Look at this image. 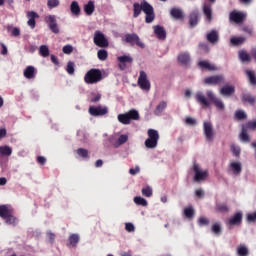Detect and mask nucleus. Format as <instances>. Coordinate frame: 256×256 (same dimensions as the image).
I'll return each mask as SVG.
<instances>
[{"label":"nucleus","mask_w":256,"mask_h":256,"mask_svg":"<svg viewBox=\"0 0 256 256\" xmlns=\"http://www.w3.org/2000/svg\"><path fill=\"white\" fill-rule=\"evenodd\" d=\"M206 96L202 91L196 92L195 99L199 105H202V107H210L211 103L215 105L216 108H218L219 111H225V103H223V100L215 97V93H213V90H207Z\"/></svg>","instance_id":"obj_1"},{"label":"nucleus","mask_w":256,"mask_h":256,"mask_svg":"<svg viewBox=\"0 0 256 256\" xmlns=\"http://www.w3.org/2000/svg\"><path fill=\"white\" fill-rule=\"evenodd\" d=\"M133 9H134V14L133 17L137 18L139 15H141V11L145 13L146 18L145 22L146 23H153L155 20V12L153 11V6L147 3V1L139 3H134L133 4Z\"/></svg>","instance_id":"obj_2"},{"label":"nucleus","mask_w":256,"mask_h":256,"mask_svg":"<svg viewBox=\"0 0 256 256\" xmlns=\"http://www.w3.org/2000/svg\"><path fill=\"white\" fill-rule=\"evenodd\" d=\"M139 119H141V116H139V111L135 109L118 115V121L122 125H131V121H139Z\"/></svg>","instance_id":"obj_3"},{"label":"nucleus","mask_w":256,"mask_h":256,"mask_svg":"<svg viewBox=\"0 0 256 256\" xmlns=\"http://www.w3.org/2000/svg\"><path fill=\"white\" fill-rule=\"evenodd\" d=\"M0 217L4 219L6 225H17V218L13 216V210L8 205L0 206Z\"/></svg>","instance_id":"obj_4"},{"label":"nucleus","mask_w":256,"mask_h":256,"mask_svg":"<svg viewBox=\"0 0 256 256\" xmlns=\"http://www.w3.org/2000/svg\"><path fill=\"white\" fill-rule=\"evenodd\" d=\"M101 79H103V74L99 69H91L84 76L85 83H87L88 85L99 83Z\"/></svg>","instance_id":"obj_5"},{"label":"nucleus","mask_w":256,"mask_h":256,"mask_svg":"<svg viewBox=\"0 0 256 256\" xmlns=\"http://www.w3.org/2000/svg\"><path fill=\"white\" fill-rule=\"evenodd\" d=\"M193 171H194V181L196 183H201L205 181L207 177H209V170L201 168V165L194 162L193 164Z\"/></svg>","instance_id":"obj_6"},{"label":"nucleus","mask_w":256,"mask_h":256,"mask_svg":"<svg viewBox=\"0 0 256 256\" xmlns=\"http://www.w3.org/2000/svg\"><path fill=\"white\" fill-rule=\"evenodd\" d=\"M159 143V132L155 129L148 130V139L145 140L147 149H155Z\"/></svg>","instance_id":"obj_7"},{"label":"nucleus","mask_w":256,"mask_h":256,"mask_svg":"<svg viewBox=\"0 0 256 256\" xmlns=\"http://www.w3.org/2000/svg\"><path fill=\"white\" fill-rule=\"evenodd\" d=\"M44 21L48 25L52 33H55V35L59 34V25L57 24V16L47 15L45 16Z\"/></svg>","instance_id":"obj_8"},{"label":"nucleus","mask_w":256,"mask_h":256,"mask_svg":"<svg viewBox=\"0 0 256 256\" xmlns=\"http://www.w3.org/2000/svg\"><path fill=\"white\" fill-rule=\"evenodd\" d=\"M125 41L126 43H129L130 45H137V47H140V49H145V44L141 41V38H139V35L132 33V34H126L125 35Z\"/></svg>","instance_id":"obj_9"},{"label":"nucleus","mask_w":256,"mask_h":256,"mask_svg":"<svg viewBox=\"0 0 256 256\" xmlns=\"http://www.w3.org/2000/svg\"><path fill=\"white\" fill-rule=\"evenodd\" d=\"M88 113L92 115V117H103V115H107L109 113V109L106 106H90L88 109Z\"/></svg>","instance_id":"obj_10"},{"label":"nucleus","mask_w":256,"mask_h":256,"mask_svg":"<svg viewBox=\"0 0 256 256\" xmlns=\"http://www.w3.org/2000/svg\"><path fill=\"white\" fill-rule=\"evenodd\" d=\"M203 131L206 140L213 141L215 139V129L213 128V124L209 121H204L203 123Z\"/></svg>","instance_id":"obj_11"},{"label":"nucleus","mask_w":256,"mask_h":256,"mask_svg":"<svg viewBox=\"0 0 256 256\" xmlns=\"http://www.w3.org/2000/svg\"><path fill=\"white\" fill-rule=\"evenodd\" d=\"M228 171L232 175L238 177V175H241L243 171V163H241V161H230L228 165Z\"/></svg>","instance_id":"obj_12"},{"label":"nucleus","mask_w":256,"mask_h":256,"mask_svg":"<svg viewBox=\"0 0 256 256\" xmlns=\"http://www.w3.org/2000/svg\"><path fill=\"white\" fill-rule=\"evenodd\" d=\"M94 43L97 47H109V41L105 38V34L99 30L94 33Z\"/></svg>","instance_id":"obj_13"},{"label":"nucleus","mask_w":256,"mask_h":256,"mask_svg":"<svg viewBox=\"0 0 256 256\" xmlns=\"http://www.w3.org/2000/svg\"><path fill=\"white\" fill-rule=\"evenodd\" d=\"M138 85L143 91H149L151 89V82L147 79V73L145 71H140Z\"/></svg>","instance_id":"obj_14"},{"label":"nucleus","mask_w":256,"mask_h":256,"mask_svg":"<svg viewBox=\"0 0 256 256\" xmlns=\"http://www.w3.org/2000/svg\"><path fill=\"white\" fill-rule=\"evenodd\" d=\"M109 141L113 147L117 148L121 147V145H125V142L129 141V136L127 134H122L117 140L115 139V136H111Z\"/></svg>","instance_id":"obj_15"},{"label":"nucleus","mask_w":256,"mask_h":256,"mask_svg":"<svg viewBox=\"0 0 256 256\" xmlns=\"http://www.w3.org/2000/svg\"><path fill=\"white\" fill-rule=\"evenodd\" d=\"M246 17H247V14L243 12L232 11L230 13V21H233L234 23H243Z\"/></svg>","instance_id":"obj_16"},{"label":"nucleus","mask_w":256,"mask_h":256,"mask_svg":"<svg viewBox=\"0 0 256 256\" xmlns=\"http://www.w3.org/2000/svg\"><path fill=\"white\" fill-rule=\"evenodd\" d=\"M241 221H243V213L237 212L226 221V224L230 226L240 225Z\"/></svg>","instance_id":"obj_17"},{"label":"nucleus","mask_w":256,"mask_h":256,"mask_svg":"<svg viewBox=\"0 0 256 256\" xmlns=\"http://www.w3.org/2000/svg\"><path fill=\"white\" fill-rule=\"evenodd\" d=\"M223 81L224 79L221 75L210 76L204 79L206 85H219L220 83H223Z\"/></svg>","instance_id":"obj_18"},{"label":"nucleus","mask_w":256,"mask_h":256,"mask_svg":"<svg viewBox=\"0 0 256 256\" xmlns=\"http://www.w3.org/2000/svg\"><path fill=\"white\" fill-rule=\"evenodd\" d=\"M118 61L121 71H124V69H127V65L125 63H133V58L131 56L124 55L118 57Z\"/></svg>","instance_id":"obj_19"},{"label":"nucleus","mask_w":256,"mask_h":256,"mask_svg":"<svg viewBox=\"0 0 256 256\" xmlns=\"http://www.w3.org/2000/svg\"><path fill=\"white\" fill-rule=\"evenodd\" d=\"M206 39L209 41V43L215 45V43H218L219 41V32H217V30H211L206 34Z\"/></svg>","instance_id":"obj_20"},{"label":"nucleus","mask_w":256,"mask_h":256,"mask_svg":"<svg viewBox=\"0 0 256 256\" xmlns=\"http://www.w3.org/2000/svg\"><path fill=\"white\" fill-rule=\"evenodd\" d=\"M153 29L158 39H161L162 41L167 39V32L165 31V28L157 25V26H154Z\"/></svg>","instance_id":"obj_21"},{"label":"nucleus","mask_w":256,"mask_h":256,"mask_svg":"<svg viewBox=\"0 0 256 256\" xmlns=\"http://www.w3.org/2000/svg\"><path fill=\"white\" fill-rule=\"evenodd\" d=\"M178 61L179 63H181V65H184L185 67H187V65L191 63V56L187 52L180 53L178 55Z\"/></svg>","instance_id":"obj_22"},{"label":"nucleus","mask_w":256,"mask_h":256,"mask_svg":"<svg viewBox=\"0 0 256 256\" xmlns=\"http://www.w3.org/2000/svg\"><path fill=\"white\" fill-rule=\"evenodd\" d=\"M84 13L88 16L91 17L93 13H95V2L90 0L88 1L87 4L84 5Z\"/></svg>","instance_id":"obj_23"},{"label":"nucleus","mask_w":256,"mask_h":256,"mask_svg":"<svg viewBox=\"0 0 256 256\" xmlns=\"http://www.w3.org/2000/svg\"><path fill=\"white\" fill-rule=\"evenodd\" d=\"M233 93H235L234 86L225 85L220 90V95H223L224 97H231Z\"/></svg>","instance_id":"obj_24"},{"label":"nucleus","mask_w":256,"mask_h":256,"mask_svg":"<svg viewBox=\"0 0 256 256\" xmlns=\"http://www.w3.org/2000/svg\"><path fill=\"white\" fill-rule=\"evenodd\" d=\"M70 11L74 17H79V15H81V6H79V2L72 1L70 4Z\"/></svg>","instance_id":"obj_25"},{"label":"nucleus","mask_w":256,"mask_h":256,"mask_svg":"<svg viewBox=\"0 0 256 256\" xmlns=\"http://www.w3.org/2000/svg\"><path fill=\"white\" fill-rule=\"evenodd\" d=\"M203 13H204L207 21L213 20V9L211 8V4H204Z\"/></svg>","instance_id":"obj_26"},{"label":"nucleus","mask_w":256,"mask_h":256,"mask_svg":"<svg viewBox=\"0 0 256 256\" xmlns=\"http://www.w3.org/2000/svg\"><path fill=\"white\" fill-rule=\"evenodd\" d=\"M238 57L242 63H250L251 62V55L247 53L245 50H240L238 52Z\"/></svg>","instance_id":"obj_27"},{"label":"nucleus","mask_w":256,"mask_h":256,"mask_svg":"<svg viewBox=\"0 0 256 256\" xmlns=\"http://www.w3.org/2000/svg\"><path fill=\"white\" fill-rule=\"evenodd\" d=\"M23 75L26 79H35V67L27 66L23 72Z\"/></svg>","instance_id":"obj_28"},{"label":"nucleus","mask_w":256,"mask_h":256,"mask_svg":"<svg viewBox=\"0 0 256 256\" xmlns=\"http://www.w3.org/2000/svg\"><path fill=\"white\" fill-rule=\"evenodd\" d=\"M165 109H167V102L161 101L154 110V115H156L157 117L161 116V113H163Z\"/></svg>","instance_id":"obj_29"},{"label":"nucleus","mask_w":256,"mask_h":256,"mask_svg":"<svg viewBox=\"0 0 256 256\" xmlns=\"http://www.w3.org/2000/svg\"><path fill=\"white\" fill-rule=\"evenodd\" d=\"M201 69H206L207 71H215V65L211 64L209 61L202 60L198 63Z\"/></svg>","instance_id":"obj_30"},{"label":"nucleus","mask_w":256,"mask_h":256,"mask_svg":"<svg viewBox=\"0 0 256 256\" xmlns=\"http://www.w3.org/2000/svg\"><path fill=\"white\" fill-rule=\"evenodd\" d=\"M79 240V234H70L68 238L70 247H77V243H79Z\"/></svg>","instance_id":"obj_31"},{"label":"nucleus","mask_w":256,"mask_h":256,"mask_svg":"<svg viewBox=\"0 0 256 256\" xmlns=\"http://www.w3.org/2000/svg\"><path fill=\"white\" fill-rule=\"evenodd\" d=\"M170 15L174 19H183V11H181L179 8H172L170 10Z\"/></svg>","instance_id":"obj_32"},{"label":"nucleus","mask_w":256,"mask_h":256,"mask_svg":"<svg viewBox=\"0 0 256 256\" xmlns=\"http://www.w3.org/2000/svg\"><path fill=\"white\" fill-rule=\"evenodd\" d=\"M134 203L136 205H140L141 207H147V205H149V203L147 202V200H145V198L141 197V196H136L134 197Z\"/></svg>","instance_id":"obj_33"},{"label":"nucleus","mask_w":256,"mask_h":256,"mask_svg":"<svg viewBox=\"0 0 256 256\" xmlns=\"http://www.w3.org/2000/svg\"><path fill=\"white\" fill-rule=\"evenodd\" d=\"M13 153V149L9 146H0V155H4L6 157H10Z\"/></svg>","instance_id":"obj_34"},{"label":"nucleus","mask_w":256,"mask_h":256,"mask_svg":"<svg viewBox=\"0 0 256 256\" xmlns=\"http://www.w3.org/2000/svg\"><path fill=\"white\" fill-rule=\"evenodd\" d=\"M246 75L251 83V85H256V75L253 70H246Z\"/></svg>","instance_id":"obj_35"},{"label":"nucleus","mask_w":256,"mask_h":256,"mask_svg":"<svg viewBox=\"0 0 256 256\" xmlns=\"http://www.w3.org/2000/svg\"><path fill=\"white\" fill-rule=\"evenodd\" d=\"M246 38L245 37H232L230 39V43L232 45H243V43H245Z\"/></svg>","instance_id":"obj_36"},{"label":"nucleus","mask_w":256,"mask_h":256,"mask_svg":"<svg viewBox=\"0 0 256 256\" xmlns=\"http://www.w3.org/2000/svg\"><path fill=\"white\" fill-rule=\"evenodd\" d=\"M197 23H199V14L197 12H193L190 15V25H191V27H195V25H197Z\"/></svg>","instance_id":"obj_37"},{"label":"nucleus","mask_w":256,"mask_h":256,"mask_svg":"<svg viewBox=\"0 0 256 256\" xmlns=\"http://www.w3.org/2000/svg\"><path fill=\"white\" fill-rule=\"evenodd\" d=\"M66 71L68 75H74L75 74V62L69 61L66 66Z\"/></svg>","instance_id":"obj_38"},{"label":"nucleus","mask_w":256,"mask_h":256,"mask_svg":"<svg viewBox=\"0 0 256 256\" xmlns=\"http://www.w3.org/2000/svg\"><path fill=\"white\" fill-rule=\"evenodd\" d=\"M97 57L100 61H107L108 53L107 50L102 49L97 52Z\"/></svg>","instance_id":"obj_39"},{"label":"nucleus","mask_w":256,"mask_h":256,"mask_svg":"<svg viewBox=\"0 0 256 256\" xmlns=\"http://www.w3.org/2000/svg\"><path fill=\"white\" fill-rule=\"evenodd\" d=\"M142 195L144 197H153V188H151V186H146L145 188H142Z\"/></svg>","instance_id":"obj_40"},{"label":"nucleus","mask_w":256,"mask_h":256,"mask_svg":"<svg viewBox=\"0 0 256 256\" xmlns=\"http://www.w3.org/2000/svg\"><path fill=\"white\" fill-rule=\"evenodd\" d=\"M240 139L244 143H249L251 139L249 138V134H247V130L245 128L242 129V132L240 134Z\"/></svg>","instance_id":"obj_41"},{"label":"nucleus","mask_w":256,"mask_h":256,"mask_svg":"<svg viewBox=\"0 0 256 256\" xmlns=\"http://www.w3.org/2000/svg\"><path fill=\"white\" fill-rule=\"evenodd\" d=\"M184 215L188 219H193V216L195 215V210L193 209V207L185 208L184 209Z\"/></svg>","instance_id":"obj_42"},{"label":"nucleus","mask_w":256,"mask_h":256,"mask_svg":"<svg viewBox=\"0 0 256 256\" xmlns=\"http://www.w3.org/2000/svg\"><path fill=\"white\" fill-rule=\"evenodd\" d=\"M222 232L221 223L216 222L214 225H212V233L214 235H220Z\"/></svg>","instance_id":"obj_43"},{"label":"nucleus","mask_w":256,"mask_h":256,"mask_svg":"<svg viewBox=\"0 0 256 256\" xmlns=\"http://www.w3.org/2000/svg\"><path fill=\"white\" fill-rule=\"evenodd\" d=\"M237 253L239 256H247L249 255V250L245 247V245H241L238 247Z\"/></svg>","instance_id":"obj_44"},{"label":"nucleus","mask_w":256,"mask_h":256,"mask_svg":"<svg viewBox=\"0 0 256 256\" xmlns=\"http://www.w3.org/2000/svg\"><path fill=\"white\" fill-rule=\"evenodd\" d=\"M230 149H231V151H232V153H233V155L235 157H240V155H241V147H239V146H237L235 144H232Z\"/></svg>","instance_id":"obj_45"},{"label":"nucleus","mask_w":256,"mask_h":256,"mask_svg":"<svg viewBox=\"0 0 256 256\" xmlns=\"http://www.w3.org/2000/svg\"><path fill=\"white\" fill-rule=\"evenodd\" d=\"M39 53L42 57H49V47L47 45L40 46Z\"/></svg>","instance_id":"obj_46"},{"label":"nucleus","mask_w":256,"mask_h":256,"mask_svg":"<svg viewBox=\"0 0 256 256\" xmlns=\"http://www.w3.org/2000/svg\"><path fill=\"white\" fill-rule=\"evenodd\" d=\"M242 99L243 101L250 103V105H255V97L251 96L250 94H244Z\"/></svg>","instance_id":"obj_47"},{"label":"nucleus","mask_w":256,"mask_h":256,"mask_svg":"<svg viewBox=\"0 0 256 256\" xmlns=\"http://www.w3.org/2000/svg\"><path fill=\"white\" fill-rule=\"evenodd\" d=\"M8 31H10L11 35L14 37H19V35H21V30L17 27L8 26Z\"/></svg>","instance_id":"obj_48"},{"label":"nucleus","mask_w":256,"mask_h":256,"mask_svg":"<svg viewBox=\"0 0 256 256\" xmlns=\"http://www.w3.org/2000/svg\"><path fill=\"white\" fill-rule=\"evenodd\" d=\"M235 117H236V119H238L239 121H241V120H243V119H247V114L245 113V111L239 110V111H236Z\"/></svg>","instance_id":"obj_49"},{"label":"nucleus","mask_w":256,"mask_h":256,"mask_svg":"<svg viewBox=\"0 0 256 256\" xmlns=\"http://www.w3.org/2000/svg\"><path fill=\"white\" fill-rule=\"evenodd\" d=\"M77 154L80 157H83L85 159V158H87L89 156V151L87 149H84V148H79L77 150Z\"/></svg>","instance_id":"obj_50"},{"label":"nucleus","mask_w":256,"mask_h":256,"mask_svg":"<svg viewBox=\"0 0 256 256\" xmlns=\"http://www.w3.org/2000/svg\"><path fill=\"white\" fill-rule=\"evenodd\" d=\"M198 225L200 226V227H205V226H207V225H209V220L207 219V218H205V217H200L199 219H198Z\"/></svg>","instance_id":"obj_51"},{"label":"nucleus","mask_w":256,"mask_h":256,"mask_svg":"<svg viewBox=\"0 0 256 256\" xmlns=\"http://www.w3.org/2000/svg\"><path fill=\"white\" fill-rule=\"evenodd\" d=\"M47 5L49 9H55V7H59V0H48Z\"/></svg>","instance_id":"obj_52"},{"label":"nucleus","mask_w":256,"mask_h":256,"mask_svg":"<svg viewBox=\"0 0 256 256\" xmlns=\"http://www.w3.org/2000/svg\"><path fill=\"white\" fill-rule=\"evenodd\" d=\"M185 123L186 125H190L191 127H194V125H197V120H195V118L193 117H187L185 119Z\"/></svg>","instance_id":"obj_53"},{"label":"nucleus","mask_w":256,"mask_h":256,"mask_svg":"<svg viewBox=\"0 0 256 256\" xmlns=\"http://www.w3.org/2000/svg\"><path fill=\"white\" fill-rule=\"evenodd\" d=\"M92 98H90L91 103H99L101 101V94L100 93H93Z\"/></svg>","instance_id":"obj_54"},{"label":"nucleus","mask_w":256,"mask_h":256,"mask_svg":"<svg viewBox=\"0 0 256 256\" xmlns=\"http://www.w3.org/2000/svg\"><path fill=\"white\" fill-rule=\"evenodd\" d=\"M63 53H65V55H71V53H73V46L72 45H66L62 48Z\"/></svg>","instance_id":"obj_55"},{"label":"nucleus","mask_w":256,"mask_h":256,"mask_svg":"<svg viewBox=\"0 0 256 256\" xmlns=\"http://www.w3.org/2000/svg\"><path fill=\"white\" fill-rule=\"evenodd\" d=\"M247 129H250L251 131H256V120L249 121L246 124Z\"/></svg>","instance_id":"obj_56"},{"label":"nucleus","mask_w":256,"mask_h":256,"mask_svg":"<svg viewBox=\"0 0 256 256\" xmlns=\"http://www.w3.org/2000/svg\"><path fill=\"white\" fill-rule=\"evenodd\" d=\"M125 229L128 233H133L135 231V225H133V223H126Z\"/></svg>","instance_id":"obj_57"},{"label":"nucleus","mask_w":256,"mask_h":256,"mask_svg":"<svg viewBox=\"0 0 256 256\" xmlns=\"http://www.w3.org/2000/svg\"><path fill=\"white\" fill-rule=\"evenodd\" d=\"M27 17L28 19L35 20V19H39V14H37L36 12L30 11L27 13Z\"/></svg>","instance_id":"obj_58"},{"label":"nucleus","mask_w":256,"mask_h":256,"mask_svg":"<svg viewBox=\"0 0 256 256\" xmlns=\"http://www.w3.org/2000/svg\"><path fill=\"white\" fill-rule=\"evenodd\" d=\"M247 219L250 223H255L256 221V212L247 215Z\"/></svg>","instance_id":"obj_59"},{"label":"nucleus","mask_w":256,"mask_h":256,"mask_svg":"<svg viewBox=\"0 0 256 256\" xmlns=\"http://www.w3.org/2000/svg\"><path fill=\"white\" fill-rule=\"evenodd\" d=\"M217 209H218V211H221L222 213L229 211V207H227V205H225V204L218 205Z\"/></svg>","instance_id":"obj_60"},{"label":"nucleus","mask_w":256,"mask_h":256,"mask_svg":"<svg viewBox=\"0 0 256 256\" xmlns=\"http://www.w3.org/2000/svg\"><path fill=\"white\" fill-rule=\"evenodd\" d=\"M141 171V168L139 166H136L135 168H130L129 173L130 175H137Z\"/></svg>","instance_id":"obj_61"},{"label":"nucleus","mask_w":256,"mask_h":256,"mask_svg":"<svg viewBox=\"0 0 256 256\" xmlns=\"http://www.w3.org/2000/svg\"><path fill=\"white\" fill-rule=\"evenodd\" d=\"M196 197H199L200 199H203L205 192L203 191V189H198L196 190Z\"/></svg>","instance_id":"obj_62"},{"label":"nucleus","mask_w":256,"mask_h":256,"mask_svg":"<svg viewBox=\"0 0 256 256\" xmlns=\"http://www.w3.org/2000/svg\"><path fill=\"white\" fill-rule=\"evenodd\" d=\"M47 237H48V240L50 241V243H53L55 241V234L48 232Z\"/></svg>","instance_id":"obj_63"},{"label":"nucleus","mask_w":256,"mask_h":256,"mask_svg":"<svg viewBox=\"0 0 256 256\" xmlns=\"http://www.w3.org/2000/svg\"><path fill=\"white\" fill-rule=\"evenodd\" d=\"M37 161H38V163H39L40 165H45L47 159H45V157H43V156H39V157L37 158Z\"/></svg>","instance_id":"obj_64"}]
</instances>
